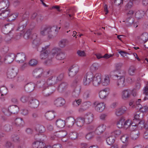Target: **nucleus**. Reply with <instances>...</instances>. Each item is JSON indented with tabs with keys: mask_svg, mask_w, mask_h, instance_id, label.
<instances>
[{
	"mask_svg": "<svg viewBox=\"0 0 148 148\" xmlns=\"http://www.w3.org/2000/svg\"><path fill=\"white\" fill-rule=\"evenodd\" d=\"M114 72L116 74L114 76L117 78V80L116 82V86L121 88L126 86L125 82V73L121 70V67L120 65H116Z\"/></svg>",
	"mask_w": 148,
	"mask_h": 148,
	"instance_id": "nucleus-1",
	"label": "nucleus"
},
{
	"mask_svg": "<svg viewBox=\"0 0 148 148\" xmlns=\"http://www.w3.org/2000/svg\"><path fill=\"white\" fill-rule=\"evenodd\" d=\"M60 28V27H59L58 29L57 26L52 27L46 26L42 28L40 33L42 36L47 35L49 38H51L58 33Z\"/></svg>",
	"mask_w": 148,
	"mask_h": 148,
	"instance_id": "nucleus-2",
	"label": "nucleus"
},
{
	"mask_svg": "<svg viewBox=\"0 0 148 148\" xmlns=\"http://www.w3.org/2000/svg\"><path fill=\"white\" fill-rule=\"evenodd\" d=\"M143 121H141L138 123H136L132 121L130 119H127L126 120H125L123 125V128L125 129H127L129 128L131 131H135L137 130H141L142 127L143 126Z\"/></svg>",
	"mask_w": 148,
	"mask_h": 148,
	"instance_id": "nucleus-3",
	"label": "nucleus"
},
{
	"mask_svg": "<svg viewBox=\"0 0 148 148\" xmlns=\"http://www.w3.org/2000/svg\"><path fill=\"white\" fill-rule=\"evenodd\" d=\"M93 74L91 72H88L85 75L84 78L83 84L85 86L89 85L91 82L93 80Z\"/></svg>",
	"mask_w": 148,
	"mask_h": 148,
	"instance_id": "nucleus-4",
	"label": "nucleus"
},
{
	"mask_svg": "<svg viewBox=\"0 0 148 148\" xmlns=\"http://www.w3.org/2000/svg\"><path fill=\"white\" fill-rule=\"evenodd\" d=\"M57 77H52L49 78L47 81L46 83H44L43 82H42L41 84H43L42 87L44 89L46 88L47 87H48L50 85L56 84L57 82Z\"/></svg>",
	"mask_w": 148,
	"mask_h": 148,
	"instance_id": "nucleus-5",
	"label": "nucleus"
},
{
	"mask_svg": "<svg viewBox=\"0 0 148 148\" xmlns=\"http://www.w3.org/2000/svg\"><path fill=\"white\" fill-rule=\"evenodd\" d=\"M15 55L13 53H9L5 57L4 60L1 62V64H11L15 58Z\"/></svg>",
	"mask_w": 148,
	"mask_h": 148,
	"instance_id": "nucleus-6",
	"label": "nucleus"
},
{
	"mask_svg": "<svg viewBox=\"0 0 148 148\" xmlns=\"http://www.w3.org/2000/svg\"><path fill=\"white\" fill-rule=\"evenodd\" d=\"M93 104L95 110L98 112H102L106 108V104L103 102L96 101Z\"/></svg>",
	"mask_w": 148,
	"mask_h": 148,
	"instance_id": "nucleus-7",
	"label": "nucleus"
},
{
	"mask_svg": "<svg viewBox=\"0 0 148 148\" xmlns=\"http://www.w3.org/2000/svg\"><path fill=\"white\" fill-rule=\"evenodd\" d=\"M140 113L139 111H137L134 114V119L133 120V122L134 123L135 122L136 123H138L141 121H143V126L142 127V128L143 127H144L146 129L148 127V124L146 125H145L144 121L143 120H141L142 117H140Z\"/></svg>",
	"mask_w": 148,
	"mask_h": 148,
	"instance_id": "nucleus-8",
	"label": "nucleus"
},
{
	"mask_svg": "<svg viewBox=\"0 0 148 148\" xmlns=\"http://www.w3.org/2000/svg\"><path fill=\"white\" fill-rule=\"evenodd\" d=\"M102 78L101 75L100 73H96L93 76L92 84L94 86H97L101 84Z\"/></svg>",
	"mask_w": 148,
	"mask_h": 148,
	"instance_id": "nucleus-9",
	"label": "nucleus"
},
{
	"mask_svg": "<svg viewBox=\"0 0 148 148\" xmlns=\"http://www.w3.org/2000/svg\"><path fill=\"white\" fill-rule=\"evenodd\" d=\"M48 72H42V70L41 69H36L34 71V75L36 78L41 77L42 76L44 77H47L48 75Z\"/></svg>",
	"mask_w": 148,
	"mask_h": 148,
	"instance_id": "nucleus-10",
	"label": "nucleus"
},
{
	"mask_svg": "<svg viewBox=\"0 0 148 148\" xmlns=\"http://www.w3.org/2000/svg\"><path fill=\"white\" fill-rule=\"evenodd\" d=\"M26 56L23 53H18L15 55V58H16V61L18 64H25L24 62L26 60Z\"/></svg>",
	"mask_w": 148,
	"mask_h": 148,
	"instance_id": "nucleus-11",
	"label": "nucleus"
},
{
	"mask_svg": "<svg viewBox=\"0 0 148 148\" xmlns=\"http://www.w3.org/2000/svg\"><path fill=\"white\" fill-rule=\"evenodd\" d=\"M79 65H72L69 69V75L71 77L75 76L79 69Z\"/></svg>",
	"mask_w": 148,
	"mask_h": 148,
	"instance_id": "nucleus-12",
	"label": "nucleus"
},
{
	"mask_svg": "<svg viewBox=\"0 0 148 148\" xmlns=\"http://www.w3.org/2000/svg\"><path fill=\"white\" fill-rule=\"evenodd\" d=\"M14 27V24L9 23L5 25L2 28V31L3 33L6 34L8 32H12L11 31L12 30Z\"/></svg>",
	"mask_w": 148,
	"mask_h": 148,
	"instance_id": "nucleus-13",
	"label": "nucleus"
},
{
	"mask_svg": "<svg viewBox=\"0 0 148 148\" xmlns=\"http://www.w3.org/2000/svg\"><path fill=\"white\" fill-rule=\"evenodd\" d=\"M54 105L58 107H60L64 106L65 103V99L62 97H59L56 99L54 101Z\"/></svg>",
	"mask_w": 148,
	"mask_h": 148,
	"instance_id": "nucleus-14",
	"label": "nucleus"
},
{
	"mask_svg": "<svg viewBox=\"0 0 148 148\" xmlns=\"http://www.w3.org/2000/svg\"><path fill=\"white\" fill-rule=\"evenodd\" d=\"M131 92V91L129 89H125L122 90L121 93L122 99L123 100L127 99L130 96Z\"/></svg>",
	"mask_w": 148,
	"mask_h": 148,
	"instance_id": "nucleus-15",
	"label": "nucleus"
},
{
	"mask_svg": "<svg viewBox=\"0 0 148 148\" xmlns=\"http://www.w3.org/2000/svg\"><path fill=\"white\" fill-rule=\"evenodd\" d=\"M99 97L101 99H106L109 95L108 89L105 88L100 91L99 92Z\"/></svg>",
	"mask_w": 148,
	"mask_h": 148,
	"instance_id": "nucleus-16",
	"label": "nucleus"
},
{
	"mask_svg": "<svg viewBox=\"0 0 148 148\" xmlns=\"http://www.w3.org/2000/svg\"><path fill=\"white\" fill-rule=\"evenodd\" d=\"M106 126L104 124L99 125L95 130V133L96 134L99 135L102 133L105 130Z\"/></svg>",
	"mask_w": 148,
	"mask_h": 148,
	"instance_id": "nucleus-17",
	"label": "nucleus"
},
{
	"mask_svg": "<svg viewBox=\"0 0 148 148\" xmlns=\"http://www.w3.org/2000/svg\"><path fill=\"white\" fill-rule=\"evenodd\" d=\"M76 124L77 126L79 127H83L85 121V118L84 117H78L76 119Z\"/></svg>",
	"mask_w": 148,
	"mask_h": 148,
	"instance_id": "nucleus-18",
	"label": "nucleus"
},
{
	"mask_svg": "<svg viewBox=\"0 0 148 148\" xmlns=\"http://www.w3.org/2000/svg\"><path fill=\"white\" fill-rule=\"evenodd\" d=\"M10 10L8 8L2 11L0 14V18L3 19L7 17L8 18L10 14Z\"/></svg>",
	"mask_w": 148,
	"mask_h": 148,
	"instance_id": "nucleus-19",
	"label": "nucleus"
},
{
	"mask_svg": "<svg viewBox=\"0 0 148 148\" xmlns=\"http://www.w3.org/2000/svg\"><path fill=\"white\" fill-rule=\"evenodd\" d=\"M9 2L8 0H3L0 2V10L7 9L9 6Z\"/></svg>",
	"mask_w": 148,
	"mask_h": 148,
	"instance_id": "nucleus-20",
	"label": "nucleus"
},
{
	"mask_svg": "<svg viewBox=\"0 0 148 148\" xmlns=\"http://www.w3.org/2000/svg\"><path fill=\"white\" fill-rule=\"evenodd\" d=\"M17 74V71L13 69H10L7 73V77L8 78L12 79L14 78Z\"/></svg>",
	"mask_w": 148,
	"mask_h": 148,
	"instance_id": "nucleus-21",
	"label": "nucleus"
},
{
	"mask_svg": "<svg viewBox=\"0 0 148 148\" xmlns=\"http://www.w3.org/2000/svg\"><path fill=\"white\" fill-rule=\"evenodd\" d=\"M84 117L85 118V123L86 124H90L93 121V116L92 114H86Z\"/></svg>",
	"mask_w": 148,
	"mask_h": 148,
	"instance_id": "nucleus-22",
	"label": "nucleus"
},
{
	"mask_svg": "<svg viewBox=\"0 0 148 148\" xmlns=\"http://www.w3.org/2000/svg\"><path fill=\"white\" fill-rule=\"evenodd\" d=\"M137 39L139 40L146 42L148 39V34L146 32L142 33L140 36L137 37Z\"/></svg>",
	"mask_w": 148,
	"mask_h": 148,
	"instance_id": "nucleus-23",
	"label": "nucleus"
},
{
	"mask_svg": "<svg viewBox=\"0 0 148 148\" xmlns=\"http://www.w3.org/2000/svg\"><path fill=\"white\" fill-rule=\"evenodd\" d=\"M14 34L12 32L6 33L5 38V40L7 43H10L13 39Z\"/></svg>",
	"mask_w": 148,
	"mask_h": 148,
	"instance_id": "nucleus-24",
	"label": "nucleus"
},
{
	"mask_svg": "<svg viewBox=\"0 0 148 148\" xmlns=\"http://www.w3.org/2000/svg\"><path fill=\"white\" fill-rule=\"evenodd\" d=\"M28 16L26 14V12H25L23 15L22 19L21 21V23L22 24L23 23L24 21V22L23 25L22 27H23V29L25 28L27 25V24L28 23Z\"/></svg>",
	"mask_w": 148,
	"mask_h": 148,
	"instance_id": "nucleus-25",
	"label": "nucleus"
},
{
	"mask_svg": "<svg viewBox=\"0 0 148 148\" xmlns=\"http://www.w3.org/2000/svg\"><path fill=\"white\" fill-rule=\"evenodd\" d=\"M45 116L47 119L52 120L55 118V115L54 112H48L45 113Z\"/></svg>",
	"mask_w": 148,
	"mask_h": 148,
	"instance_id": "nucleus-26",
	"label": "nucleus"
},
{
	"mask_svg": "<svg viewBox=\"0 0 148 148\" xmlns=\"http://www.w3.org/2000/svg\"><path fill=\"white\" fill-rule=\"evenodd\" d=\"M56 125L57 127L62 129L65 126V121L59 119L56 121Z\"/></svg>",
	"mask_w": 148,
	"mask_h": 148,
	"instance_id": "nucleus-27",
	"label": "nucleus"
},
{
	"mask_svg": "<svg viewBox=\"0 0 148 148\" xmlns=\"http://www.w3.org/2000/svg\"><path fill=\"white\" fill-rule=\"evenodd\" d=\"M10 112L11 114H15L17 113L19 111V108L16 105H12L9 106Z\"/></svg>",
	"mask_w": 148,
	"mask_h": 148,
	"instance_id": "nucleus-28",
	"label": "nucleus"
},
{
	"mask_svg": "<svg viewBox=\"0 0 148 148\" xmlns=\"http://www.w3.org/2000/svg\"><path fill=\"white\" fill-rule=\"evenodd\" d=\"M39 104L38 101L35 99H32L29 101V105L32 108H37Z\"/></svg>",
	"mask_w": 148,
	"mask_h": 148,
	"instance_id": "nucleus-29",
	"label": "nucleus"
},
{
	"mask_svg": "<svg viewBox=\"0 0 148 148\" xmlns=\"http://www.w3.org/2000/svg\"><path fill=\"white\" fill-rule=\"evenodd\" d=\"M110 83V79L108 75H105L101 81L102 84L105 86L108 85Z\"/></svg>",
	"mask_w": 148,
	"mask_h": 148,
	"instance_id": "nucleus-30",
	"label": "nucleus"
},
{
	"mask_svg": "<svg viewBox=\"0 0 148 148\" xmlns=\"http://www.w3.org/2000/svg\"><path fill=\"white\" fill-rule=\"evenodd\" d=\"M75 121V119L72 117H68L66 119V122L69 127H72Z\"/></svg>",
	"mask_w": 148,
	"mask_h": 148,
	"instance_id": "nucleus-31",
	"label": "nucleus"
},
{
	"mask_svg": "<svg viewBox=\"0 0 148 148\" xmlns=\"http://www.w3.org/2000/svg\"><path fill=\"white\" fill-rule=\"evenodd\" d=\"M124 120V118L122 117L117 121L116 125L118 128H123Z\"/></svg>",
	"mask_w": 148,
	"mask_h": 148,
	"instance_id": "nucleus-32",
	"label": "nucleus"
},
{
	"mask_svg": "<svg viewBox=\"0 0 148 148\" xmlns=\"http://www.w3.org/2000/svg\"><path fill=\"white\" fill-rule=\"evenodd\" d=\"M69 43V41L66 39H63L60 40L59 42V45L60 47L64 48Z\"/></svg>",
	"mask_w": 148,
	"mask_h": 148,
	"instance_id": "nucleus-33",
	"label": "nucleus"
},
{
	"mask_svg": "<svg viewBox=\"0 0 148 148\" xmlns=\"http://www.w3.org/2000/svg\"><path fill=\"white\" fill-rule=\"evenodd\" d=\"M50 51L49 50H46L45 51H42L40 55V58L41 59H44L47 58L49 56Z\"/></svg>",
	"mask_w": 148,
	"mask_h": 148,
	"instance_id": "nucleus-34",
	"label": "nucleus"
},
{
	"mask_svg": "<svg viewBox=\"0 0 148 148\" xmlns=\"http://www.w3.org/2000/svg\"><path fill=\"white\" fill-rule=\"evenodd\" d=\"M15 122L16 124L19 127H22L25 124L24 121L21 118L16 119L15 120Z\"/></svg>",
	"mask_w": 148,
	"mask_h": 148,
	"instance_id": "nucleus-35",
	"label": "nucleus"
},
{
	"mask_svg": "<svg viewBox=\"0 0 148 148\" xmlns=\"http://www.w3.org/2000/svg\"><path fill=\"white\" fill-rule=\"evenodd\" d=\"M138 107V110L143 113H146L148 112V106H142V105H139Z\"/></svg>",
	"mask_w": 148,
	"mask_h": 148,
	"instance_id": "nucleus-36",
	"label": "nucleus"
},
{
	"mask_svg": "<svg viewBox=\"0 0 148 148\" xmlns=\"http://www.w3.org/2000/svg\"><path fill=\"white\" fill-rule=\"evenodd\" d=\"M44 144L42 142L39 141L34 142L33 144V146L35 148H42L43 147Z\"/></svg>",
	"mask_w": 148,
	"mask_h": 148,
	"instance_id": "nucleus-37",
	"label": "nucleus"
},
{
	"mask_svg": "<svg viewBox=\"0 0 148 148\" xmlns=\"http://www.w3.org/2000/svg\"><path fill=\"white\" fill-rule=\"evenodd\" d=\"M106 141L108 145H111L114 142L115 138L112 136H110L106 138Z\"/></svg>",
	"mask_w": 148,
	"mask_h": 148,
	"instance_id": "nucleus-38",
	"label": "nucleus"
},
{
	"mask_svg": "<svg viewBox=\"0 0 148 148\" xmlns=\"http://www.w3.org/2000/svg\"><path fill=\"white\" fill-rule=\"evenodd\" d=\"M61 51L60 49L58 48L55 47L53 48L51 50V53L49 56L52 55L53 57L55 55H57Z\"/></svg>",
	"mask_w": 148,
	"mask_h": 148,
	"instance_id": "nucleus-39",
	"label": "nucleus"
},
{
	"mask_svg": "<svg viewBox=\"0 0 148 148\" xmlns=\"http://www.w3.org/2000/svg\"><path fill=\"white\" fill-rule=\"evenodd\" d=\"M145 14V12L142 10H139L136 13V17L138 19H140Z\"/></svg>",
	"mask_w": 148,
	"mask_h": 148,
	"instance_id": "nucleus-40",
	"label": "nucleus"
},
{
	"mask_svg": "<svg viewBox=\"0 0 148 148\" xmlns=\"http://www.w3.org/2000/svg\"><path fill=\"white\" fill-rule=\"evenodd\" d=\"M36 130L39 133H43L45 131V129L44 127L39 125L36 126Z\"/></svg>",
	"mask_w": 148,
	"mask_h": 148,
	"instance_id": "nucleus-41",
	"label": "nucleus"
},
{
	"mask_svg": "<svg viewBox=\"0 0 148 148\" xmlns=\"http://www.w3.org/2000/svg\"><path fill=\"white\" fill-rule=\"evenodd\" d=\"M32 29H28L27 30L26 32L24 35V37L25 39H28L30 38L31 36Z\"/></svg>",
	"mask_w": 148,
	"mask_h": 148,
	"instance_id": "nucleus-42",
	"label": "nucleus"
},
{
	"mask_svg": "<svg viewBox=\"0 0 148 148\" xmlns=\"http://www.w3.org/2000/svg\"><path fill=\"white\" fill-rule=\"evenodd\" d=\"M65 58L64 53L61 51L56 55V58L59 60L63 59Z\"/></svg>",
	"mask_w": 148,
	"mask_h": 148,
	"instance_id": "nucleus-43",
	"label": "nucleus"
},
{
	"mask_svg": "<svg viewBox=\"0 0 148 148\" xmlns=\"http://www.w3.org/2000/svg\"><path fill=\"white\" fill-rule=\"evenodd\" d=\"M18 14L17 13H14L9 15L8 17V20L10 21H12L14 20L17 17Z\"/></svg>",
	"mask_w": 148,
	"mask_h": 148,
	"instance_id": "nucleus-44",
	"label": "nucleus"
},
{
	"mask_svg": "<svg viewBox=\"0 0 148 148\" xmlns=\"http://www.w3.org/2000/svg\"><path fill=\"white\" fill-rule=\"evenodd\" d=\"M134 18L132 17L127 18L126 20V23L127 26L131 25L134 22Z\"/></svg>",
	"mask_w": 148,
	"mask_h": 148,
	"instance_id": "nucleus-45",
	"label": "nucleus"
},
{
	"mask_svg": "<svg viewBox=\"0 0 148 148\" xmlns=\"http://www.w3.org/2000/svg\"><path fill=\"white\" fill-rule=\"evenodd\" d=\"M0 92L1 93V96L5 95L8 93L7 89L5 87H2L0 89Z\"/></svg>",
	"mask_w": 148,
	"mask_h": 148,
	"instance_id": "nucleus-46",
	"label": "nucleus"
},
{
	"mask_svg": "<svg viewBox=\"0 0 148 148\" xmlns=\"http://www.w3.org/2000/svg\"><path fill=\"white\" fill-rule=\"evenodd\" d=\"M121 140L123 143H128L129 137L127 135H124L122 136Z\"/></svg>",
	"mask_w": 148,
	"mask_h": 148,
	"instance_id": "nucleus-47",
	"label": "nucleus"
},
{
	"mask_svg": "<svg viewBox=\"0 0 148 148\" xmlns=\"http://www.w3.org/2000/svg\"><path fill=\"white\" fill-rule=\"evenodd\" d=\"M121 133V131L119 130H116L113 131L112 133V135H113L114 138L117 137L119 136Z\"/></svg>",
	"mask_w": 148,
	"mask_h": 148,
	"instance_id": "nucleus-48",
	"label": "nucleus"
},
{
	"mask_svg": "<svg viewBox=\"0 0 148 148\" xmlns=\"http://www.w3.org/2000/svg\"><path fill=\"white\" fill-rule=\"evenodd\" d=\"M82 103V100L80 99L75 100L73 102V105L75 107L78 106Z\"/></svg>",
	"mask_w": 148,
	"mask_h": 148,
	"instance_id": "nucleus-49",
	"label": "nucleus"
},
{
	"mask_svg": "<svg viewBox=\"0 0 148 148\" xmlns=\"http://www.w3.org/2000/svg\"><path fill=\"white\" fill-rule=\"evenodd\" d=\"M20 100L22 102L25 103L28 101V97L25 95H23L20 97Z\"/></svg>",
	"mask_w": 148,
	"mask_h": 148,
	"instance_id": "nucleus-50",
	"label": "nucleus"
},
{
	"mask_svg": "<svg viewBox=\"0 0 148 148\" xmlns=\"http://www.w3.org/2000/svg\"><path fill=\"white\" fill-rule=\"evenodd\" d=\"M69 137L72 139H75L77 137V134L76 132H71L69 134Z\"/></svg>",
	"mask_w": 148,
	"mask_h": 148,
	"instance_id": "nucleus-51",
	"label": "nucleus"
},
{
	"mask_svg": "<svg viewBox=\"0 0 148 148\" xmlns=\"http://www.w3.org/2000/svg\"><path fill=\"white\" fill-rule=\"evenodd\" d=\"M95 134L93 132H90L87 134L86 136V138L88 140H90L92 138L95 136Z\"/></svg>",
	"mask_w": 148,
	"mask_h": 148,
	"instance_id": "nucleus-52",
	"label": "nucleus"
},
{
	"mask_svg": "<svg viewBox=\"0 0 148 148\" xmlns=\"http://www.w3.org/2000/svg\"><path fill=\"white\" fill-rule=\"evenodd\" d=\"M95 126L93 125H91L89 126L87 128V130H88L89 131H92L91 132H93L95 133Z\"/></svg>",
	"mask_w": 148,
	"mask_h": 148,
	"instance_id": "nucleus-53",
	"label": "nucleus"
},
{
	"mask_svg": "<svg viewBox=\"0 0 148 148\" xmlns=\"http://www.w3.org/2000/svg\"><path fill=\"white\" fill-rule=\"evenodd\" d=\"M135 69L134 67L133 66L130 67L128 70V73L129 74L131 75H133Z\"/></svg>",
	"mask_w": 148,
	"mask_h": 148,
	"instance_id": "nucleus-54",
	"label": "nucleus"
},
{
	"mask_svg": "<svg viewBox=\"0 0 148 148\" xmlns=\"http://www.w3.org/2000/svg\"><path fill=\"white\" fill-rule=\"evenodd\" d=\"M148 88L147 89V88H144L143 89V93L145 94V96L144 98L145 100L148 99Z\"/></svg>",
	"mask_w": 148,
	"mask_h": 148,
	"instance_id": "nucleus-55",
	"label": "nucleus"
},
{
	"mask_svg": "<svg viewBox=\"0 0 148 148\" xmlns=\"http://www.w3.org/2000/svg\"><path fill=\"white\" fill-rule=\"evenodd\" d=\"M78 56L80 57H84L86 56V54L84 51L78 50L77 52Z\"/></svg>",
	"mask_w": 148,
	"mask_h": 148,
	"instance_id": "nucleus-56",
	"label": "nucleus"
},
{
	"mask_svg": "<svg viewBox=\"0 0 148 148\" xmlns=\"http://www.w3.org/2000/svg\"><path fill=\"white\" fill-rule=\"evenodd\" d=\"M3 112L6 115H10V113L9 110V107L8 108H4L2 109Z\"/></svg>",
	"mask_w": 148,
	"mask_h": 148,
	"instance_id": "nucleus-57",
	"label": "nucleus"
},
{
	"mask_svg": "<svg viewBox=\"0 0 148 148\" xmlns=\"http://www.w3.org/2000/svg\"><path fill=\"white\" fill-rule=\"evenodd\" d=\"M38 64V61L36 59H31L29 62V65H37Z\"/></svg>",
	"mask_w": 148,
	"mask_h": 148,
	"instance_id": "nucleus-58",
	"label": "nucleus"
},
{
	"mask_svg": "<svg viewBox=\"0 0 148 148\" xmlns=\"http://www.w3.org/2000/svg\"><path fill=\"white\" fill-rule=\"evenodd\" d=\"M123 0H114V3L116 5L119 6L120 5L121 6L123 4Z\"/></svg>",
	"mask_w": 148,
	"mask_h": 148,
	"instance_id": "nucleus-59",
	"label": "nucleus"
},
{
	"mask_svg": "<svg viewBox=\"0 0 148 148\" xmlns=\"http://www.w3.org/2000/svg\"><path fill=\"white\" fill-rule=\"evenodd\" d=\"M91 105V103L89 101H87L84 103L83 104V106L84 109H86L89 107Z\"/></svg>",
	"mask_w": 148,
	"mask_h": 148,
	"instance_id": "nucleus-60",
	"label": "nucleus"
},
{
	"mask_svg": "<svg viewBox=\"0 0 148 148\" xmlns=\"http://www.w3.org/2000/svg\"><path fill=\"white\" fill-rule=\"evenodd\" d=\"M33 44L37 46L39 45L40 43V40L39 38H38L33 40Z\"/></svg>",
	"mask_w": 148,
	"mask_h": 148,
	"instance_id": "nucleus-61",
	"label": "nucleus"
},
{
	"mask_svg": "<svg viewBox=\"0 0 148 148\" xmlns=\"http://www.w3.org/2000/svg\"><path fill=\"white\" fill-rule=\"evenodd\" d=\"M115 113V115L117 116H119L123 114L119 108L116 109Z\"/></svg>",
	"mask_w": 148,
	"mask_h": 148,
	"instance_id": "nucleus-62",
	"label": "nucleus"
},
{
	"mask_svg": "<svg viewBox=\"0 0 148 148\" xmlns=\"http://www.w3.org/2000/svg\"><path fill=\"white\" fill-rule=\"evenodd\" d=\"M107 117V114L106 113L101 114L99 116L100 119L102 120H105Z\"/></svg>",
	"mask_w": 148,
	"mask_h": 148,
	"instance_id": "nucleus-63",
	"label": "nucleus"
},
{
	"mask_svg": "<svg viewBox=\"0 0 148 148\" xmlns=\"http://www.w3.org/2000/svg\"><path fill=\"white\" fill-rule=\"evenodd\" d=\"M43 148H61V146L60 144H57L53 145L52 147L51 146H47Z\"/></svg>",
	"mask_w": 148,
	"mask_h": 148,
	"instance_id": "nucleus-64",
	"label": "nucleus"
}]
</instances>
